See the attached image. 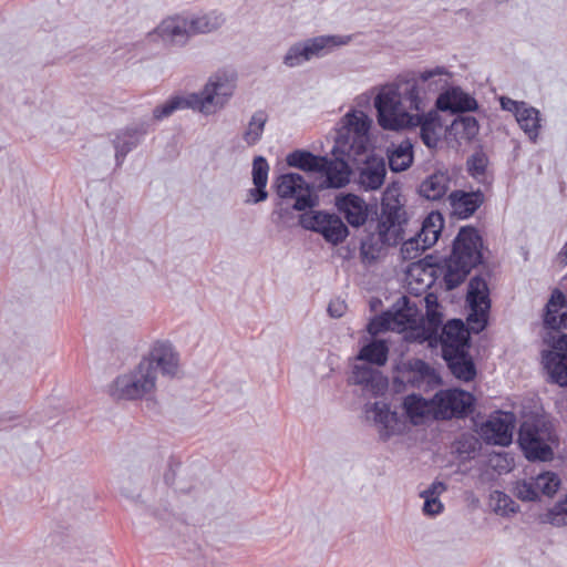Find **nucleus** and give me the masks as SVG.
<instances>
[{
    "label": "nucleus",
    "instance_id": "obj_1",
    "mask_svg": "<svg viewBox=\"0 0 567 567\" xmlns=\"http://www.w3.org/2000/svg\"><path fill=\"white\" fill-rule=\"evenodd\" d=\"M447 74L445 68L436 66L416 74L408 72L399 75L394 82L382 86L374 99L378 123L384 130L398 131L412 123L410 111L424 112L436 93L446 84L436 76Z\"/></svg>",
    "mask_w": 567,
    "mask_h": 567
},
{
    "label": "nucleus",
    "instance_id": "obj_45",
    "mask_svg": "<svg viewBox=\"0 0 567 567\" xmlns=\"http://www.w3.org/2000/svg\"><path fill=\"white\" fill-rule=\"evenodd\" d=\"M547 522L556 526H567V494L563 502L556 504L546 514Z\"/></svg>",
    "mask_w": 567,
    "mask_h": 567
},
{
    "label": "nucleus",
    "instance_id": "obj_41",
    "mask_svg": "<svg viewBox=\"0 0 567 567\" xmlns=\"http://www.w3.org/2000/svg\"><path fill=\"white\" fill-rule=\"evenodd\" d=\"M442 319L441 315L437 312H427L426 316V324L427 328H424V339L429 341L430 346L440 344L439 329L441 327Z\"/></svg>",
    "mask_w": 567,
    "mask_h": 567
},
{
    "label": "nucleus",
    "instance_id": "obj_27",
    "mask_svg": "<svg viewBox=\"0 0 567 567\" xmlns=\"http://www.w3.org/2000/svg\"><path fill=\"white\" fill-rule=\"evenodd\" d=\"M450 181L447 173L437 171L421 183L419 193L429 200H439L449 190Z\"/></svg>",
    "mask_w": 567,
    "mask_h": 567
},
{
    "label": "nucleus",
    "instance_id": "obj_43",
    "mask_svg": "<svg viewBox=\"0 0 567 567\" xmlns=\"http://www.w3.org/2000/svg\"><path fill=\"white\" fill-rule=\"evenodd\" d=\"M394 323V316L391 312H383L374 317L368 324V332L371 336H377L381 332L388 331Z\"/></svg>",
    "mask_w": 567,
    "mask_h": 567
},
{
    "label": "nucleus",
    "instance_id": "obj_28",
    "mask_svg": "<svg viewBox=\"0 0 567 567\" xmlns=\"http://www.w3.org/2000/svg\"><path fill=\"white\" fill-rule=\"evenodd\" d=\"M436 115L432 112L425 114L424 112L421 114H414L412 123H409L408 126H420V137L422 142L429 148H435L437 146L440 136L436 131Z\"/></svg>",
    "mask_w": 567,
    "mask_h": 567
},
{
    "label": "nucleus",
    "instance_id": "obj_21",
    "mask_svg": "<svg viewBox=\"0 0 567 567\" xmlns=\"http://www.w3.org/2000/svg\"><path fill=\"white\" fill-rule=\"evenodd\" d=\"M351 381L375 396L388 389V379L379 370L368 365H355Z\"/></svg>",
    "mask_w": 567,
    "mask_h": 567
},
{
    "label": "nucleus",
    "instance_id": "obj_44",
    "mask_svg": "<svg viewBox=\"0 0 567 567\" xmlns=\"http://www.w3.org/2000/svg\"><path fill=\"white\" fill-rule=\"evenodd\" d=\"M268 173H269V164H268L267 159L261 155L255 156L252 159V171H251L252 183L267 185Z\"/></svg>",
    "mask_w": 567,
    "mask_h": 567
},
{
    "label": "nucleus",
    "instance_id": "obj_52",
    "mask_svg": "<svg viewBox=\"0 0 567 567\" xmlns=\"http://www.w3.org/2000/svg\"><path fill=\"white\" fill-rule=\"evenodd\" d=\"M346 303L340 300L331 301L328 306V312L333 318H340L346 311Z\"/></svg>",
    "mask_w": 567,
    "mask_h": 567
},
{
    "label": "nucleus",
    "instance_id": "obj_49",
    "mask_svg": "<svg viewBox=\"0 0 567 567\" xmlns=\"http://www.w3.org/2000/svg\"><path fill=\"white\" fill-rule=\"evenodd\" d=\"M255 187L248 190V198L245 200L247 204H258L265 202L268 198V192L266 190L267 185L254 184Z\"/></svg>",
    "mask_w": 567,
    "mask_h": 567
},
{
    "label": "nucleus",
    "instance_id": "obj_17",
    "mask_svg": "<svg viewBox=\"0 0 567 567\" xmlns=\"http://www.w3.org/2000/svg\"><path fill=\"white\" fill-rule=\"evenodd\" d=\"M338 212L343 215L352 227L365 224L369 215L368 205L363 198L352 193H342L336 196L334 203Z\"/></svg>",
    "mask_w": 567,
    "mask_h": 567
},
{
    "label": "nucleus",
    "instance_id": "obj_9",
    "mask_svg": "<svg viewBox=\"0 0 567 567\" xmlns=\"http://www.w3.org/2000/svg\"><path fill=\"white\" fill-rule=\"evenodd\" d=\"M349 35H318L292 44L286 52L282 63L288 68H296L313 58H322L336 48L350 42Z\"/></svg>",
    "mask_w": 567,
    "mask_h": 567
},
{
    "label": "nucleus",
    "instance_id": "obj_15",
    "mask_svg": "<svg viewBox=\"0 0 567 567\" xmlns=\"http://www.w3.org/2000/svg\"><path fill=\"white\" fill-rule=\"evenodd\" d=\"M141 361L151 363L150 371L157 379V371L163 375L174 377L178 370V354L168 341H156L150 352Z\"/></svg>",
    "mask_w": 567,
    "mask_h": 567
},
{
    "label": "nucleus",
    "instance_id": "obj_61",
    "mask_svg": "<svg viewBox=\"0 0 567 567\" xmlns=\"http://www.w3.org/2000/svg\"><path fill=\"white\" fill-rule=\"evenodd\" d=\"M489 506H491V508H492V511H493V512H496V505H495V506H493V505L491 504Z\"/></svg>",
    "mask_w": 567,
    "mask_h": 567
},
{
    "label": "nucleus",
    "instance_id": "obj_16",
    "mask_svg": "<svg viewBox=\"0 0 567 567\" xmlns=\"http://www.w3.org/2000/svg\"><path fill=\"white\" fill-rule=\"evenodd\" d=\"M386 176L385 159L378 155H369L359 168L357 183L360 188L369 192L381 188Z\"/></svg>",
    "mask_w": 567,
    "mask_h": 567
},
{
    "label": "nucleus",
    "instance_id": "obj_6",
    "mask_svg": "<svg viewBox=\"0 0 567 567\" xmlns=\"http://www.w3.org/2000/svg\"><path fill=\"white\" fill-rule=\"evenodd\" d=\"M224 22L225 18L217 12L189 18L177 17L164 20L155 32L165 43L184 45L189 37L216 31Z\"/></svg>",
    "mask_w": 567,
    "mask_h": 567
},
{
    "label": "nucleus",
    "instance_id": "obj_50",
    "mask_svg": "<svg viewBox=\"0 0 567 567\" xmlns=\"http://www.w3.org/2000/svg\"><path fill=\"white\" fill-rule=\"evenodd\" d=\"M517 508L518 506L511 497L498 492V512L503 511V514L516 513Z\"/></svg>",
    "mask_w": 567,
    "mask_h": 567
},
{
    "label": "nucleus",
    "instance_id": "obj_8",
    "mask_svg": "<svg viewBox=\"0 0 567 567\" xmlns=\"http://www.w3.org/2000/svg\"><path fill=\"white\" fill-rule=\"evenodd\" d=\"M150 364L140 361L134 370L118 375L110 385V395L115 400H138L153 393L157 379L150 371Z\"/></svg>",
    "mask_w": 567,
    "mask_h": 567
},
{
    "label": "nucleus",
    "instance_id": "obj_59",
    "mask_svg": "<svg viewBox=\"0 0 567 567\" xmlns=\"http://www.w3.org/2000/svg\"><path fill=\"white\" fill-rule=\"evenodd\" d=\"M497 457H498V463L504 458L506 460V455H503L502 453H498L497 454ZM501 467V465L498 464V468Z\"/></svg>",
    "mask_w": 567,
    "mask_h": 567
},
{
    "label": "nucleus",
    "instance_id": "obj_46",
    "mask_svg": "<svg viewBox=\"0 0 567 567\" xmlns=\"http://www.w3.org/2000/svg\"><path fill=\"white\" fill-rule=\"evenodd\" d=\"M496 411L489 414L488 420L482 423L477 433L487 444L496 445Z\"/></svg>",
    "mask_w": 567,
    "mask_h": 567
},
{
    "label": "nucleus",
    "instance_id": "obj_10",
    "mask_svg": "<svg viewBox=\"0 0 567 567\" xmlns=\"http://www.w3.org/2000/svg\"><path fill=\"white\" fill-rule=\"evenodd\" d=\"M475 401L472 393L462 389L441 390L432 398L433 417L439 421L464 419L473 412Z\"/></svg>",
    "mask_w": 567,
    "mask_h": 567
},
{
    "label": "nucleus",
    "instance_id": "obj_13",
    "mask_svg": "<svg viewBox=\"0 0 567 567\" xmlns=\"http://www.w3.org/2000/svg\"><path fill=\"white\" fill-rule=\"evenodd\" d=\"M300 225L308 230L316 231L332 245L341 244L349 235V229L342 219L327 212H312L300 216Z\"/></svg>",
    "mask_w": 567,
    "mask_h": 567
},
{
    "label": "nucleus",
    "instance_id": "obj_35",
    "mask_svg": "<svg viewBox=\"0 0 567 567\" xmlns=\"http://www.w3.org/2000/svg\"><path fill=\"white\" fill-rule=\"evenodd\" d=\"M449 134L455 138L471 141L478 132V124L475 117L470 115H457L450 127Z\"/></svg>",
    "mask_w": 567,
    "mask_h": 567
},
{
    "label": "nucleus",
    "instance_id": "obj_33",
    "mask_svg": "<svg viewBox=\"0 0 567 567\" xmlns=\"http://www.w3.org/2000/svg\"><path fill=\"white\" fill-rule=\"evenodd\" d=\"M389 347L384 340L374 339L363 346L357 357L358 360L382 367L388 361Z\"/></svg>",
    "mask_w": 567,
    "mask_h": 567
},
{
    "label": "nucleus",
    "instance_id": "obj_18",
    "mask_svg": "<svg viewBox=\"0 0 567 567\" xmlns=\"http://www.w3.org/2000/svg\"><path fill=\"white\" fill-rule=\"evenodd\" d=\"M321 159L318 173L324 176L327 187L342 188L350 182L351 167L343 156L337 154L333 158L322 156Z\"/></svg>",
    "mask_w": 567,
    "mask_h": 567
},
{
    "label": "nucleus",
    "instance_id": "obj_7",
    "mask_svg": "<svg viewBox=\"0 0 567 567\" xmlns=\"http://www.w3.org/2000/svg\"><path fill=\"white\" fill-rule=\"evenodd\" d=\"M558 441L551 423L534 420L520 424L517 442L529 461L547 462L553 460V445Z\"/></svg>",
    "mask_w": 567,
    "mask_h": 567
},
{
    "label": "nucleus",
    "instance_id": "obj_56",
    "mask_svg": "<svg viewBox=\"0 0 567 567\" xmlns=\"http://www.w3.org/2000/svg\"><path fill=\"white\" fill-rule=\"evenodd\" d=\"M493 480V473L489 470L483 471L480 475V481L486 483Z\"/></svg>",
    "mask_w": 567,
    "mask_h": 567
},
{
    "label": "nucleus",
    "instance_id": "obj_20",
    "mask_svg": "<svg viewBox=\"0 0 567 567\" xmlns=\"http://www.w3.org/2000/svg\"><path fill=\"white\" fill-rule=\"evenodd\" d=\"M389 167L393 173L408 171L414 162V145L410 138L398 143L392 142L386 147Z\"/></svg>",
    "mask_w": 567,
    "mask_h": 567
},
{
    "label": "nucleus",
    "instance_id": "obj_25",
    "mask_svg": "<svg viewBox=\"0 0 567 567\" xmlns=\"http://www.w3.org/2000/svg\"><path fill=\"white\" fill-rule=\"evenodd\" d=\"M452 213L461 219L471 217L483 204L481 192L455 190L449 196Z\"/></svg>",
    "mask_w": 567,
    "mask_h": 567
},
{
    "label": "nucleus",
    "instance_id": "obj_55",
    "mask_svg": "<svg viewBox=\"0 0 567 567\" xmlns=\"http://www.w3.org/2000/svg\"><path fill=\"white\" fill-rule=\"evenodd\" d=\"M433 256L429 255L426 256L425 258H423L422 260H420L417 264H414V266H423V268H427V267H433L435 266V264L433 262Z\"/></svg>",
    "mask_w": 567,
    "mask_h": 567
},
{
    "label": "nucleus",
    "instance_id": "obj_42",
    "mask_svg": "<svg viewBox=\"0 0 567 567\" xmlns=\"http://www.w3.org/2000/svg\"><path fill=\"white\" fill-rule=\"evenodd\" d=\"M401 255L404 260H413L421 256V254L430 247H423L424 243L417 238L416 235L413 237L402 240Z\"/></svg>",
    "mask_w": 567,
    "mask_h": 567
},
{
    "label": "nucleus",
    "instance_id": "obj_22",
    "mask_svg": "<svg viewBox=\"0 0 567 567\" xmlns=\"http://www.w3.org/2000/svg\"><path fill=\"white\" fill-rule=\"evenodd\" d=\"M146 134L144 125L126 127L118 131L112 140L115 148L116 165L121 166L126 155L141 143L142 136Z\"/></svg>",
    "mask_w": 567,
    "mask_h": 567
},
{
    "label": "nucleus",
    "instance_id": "obj_40",
    "mask_svg": "<svg viewBox=\"0 0 567 567\" xmlns=\"http://www.w3.org/2000/svg\"><path fill=\"white\" fill-rule=\"evenodd\" d=\"M538 495L551 497L560 487V480L557 474L553 472H544L533 477Z\"/></svg>",
    "mask_w": 567,
    "mask_h": 567
},
{
    "label": "nucleus",
    "instance_id": "obj_62",
    "mask_svg": "<svg viewBox=\"0 0 567 567\" xmlns=\"http://www.w3.org/2000/svg\"><path fill=\"white\" fill-rule=\"evenodd\" d=\"M495 493H496V491L491 492V494H489L491 498H493V497H494V494H495Z\"/></svg>",
    "mask_w": 567,
    "mask_h": 567
},
{
    "label": "nucleus",
    "instance_id": "obj_23",
    "mask_svg": "<svg viewBox=\"0 0 567 567\" xmlns=\"http://www.w3.org/2000/svg\"><path fill=\"white\" fill-rule=\"evenodd\" d=\"M369 144V135H337L332 155L340 154L348 162H357L358 157L365 154Z\"/></svg>",
    "mask_w": 567,
    "mask_h": 567
},
{
    "label": "nucleus",
    "instance_id": "obj_24",
    "mask_svg": "<svg viewBox=\"0 0 567 567\" xmlns=\"http://www.w3.org/2000/svg\"><path fill=\"white\" fill-rule=\"evenodd\" d=\"M408 372L404 375L405 381L413 386L421 389L434 388L441 383L440 377L429 363L421 359H413L408 362Z\"/></svg>",
    "mask_w": 567,
    "mask_h": 567
},
{
    "label": "nucleus",
    "instance_id": "obj_48",
    "mask_svg": "<svg viewBox=\"0 0 567 567\" xmlns=\"http://www.w3.org/2000/svg\"><path fill=\"white\" fill-rule=\"evenodd\" d=\"M487 159L483 153L473 154L466 162L468 173L478 178L484 175Z\"/></svg>",
    "mask_w": 567,
    "mask_h": 567
},
{
    "label": "nucleus",
    "instance_id": "obj_54",
    "mask_svg": "<svg viewBox=\"0 0 567 567\" xmlns=\"http://www.w3.org/2000/svg\"><path fill=\"white\" fill-rule=\"evenodd\" d=\"M551 352L567 353V334L560 336L554 343Z\"/></svg>",
    "mask_w": 567,
    "mask_h": 567
},
{
    "label": "nucleus",
    "instance_id": "obj_31",
    "mask_svg": "<svg viewBox=\"0 0 567 567\" xmlns=\"http://www.w3.org/2000/svg\"><path fill=\"white\" fill-rule=\"evenodd\" d=\"M403 409L413 424H419L425 416L433 415V403L421 395L410 394L403 401Z\"/></svg>",
    "mask_w": 567,
    "mask_h": 567
},
{
    "label": "nucleus",
    "instance_id": "obj_2",
    "mask_svg": "<svg viewBox=\"0 0 567 567\" xmlns=\"http://www.w3.org/2000/svg\"><path fill=\"white\" fill-rule=\"evenodd\" d=\"M237 76L235 72L218 70L212 74L198 93L186 96H172L153 110V118L162 121L169 117L177 110L192 109L202 114L210 115L221 110L233 96L236 89Z\"/></svg>",
    "mask_w": 567,
    "mask_h": 567
},
{
    "label": "nucleus",
    "instance_id": "obj_58",
    "mask_svg": "<svg viewBox=\"0 0 567 567\" xmlns=\"http://www.w3.org/2000/svg\"><path fill=\"white\" fill-rule=\"evenodd\" d=\"M288 210H289V208L280 207L277 213L279 214L280 217H284V214L288 213Z\"/></svg>",
    "mask_w": 567,
    "mask_h": 567
},
{
    "label": "nucleus",
    "instance_id": "obj_12",
    "mask_svg": "<svg viewBox=\"0 0 567 567\" xmlns=\"http://www.w3.org/2000/svg\"><path fill=\"white\" fill-rule=\"evenodd\" d=\"M276 193L281 199H295L292 209L302 212L312 208L317 200L312 197V186L298 173H285L275 182Z\"/></svg>",
    "mask_w": 567,
    "mask_h": 567
},
{
    "label": "nucleus",
    "instance_id": "obj_5",
    "mask_svg": "<svg viewBox=\"0 0 567 567\" xmlns=\"http://www.w3.org/2000/svg\"><path fill=\"white\" fill-rule=\"evenodd\" d=\"M440 346L442 358L451 374L463 382L473 381L476 377V365L470 354L468 330L461 319L449 320L442 328Z\"/></svg>",
    "mask_w": 567,
    "mask_h": 567
},
{
    "label": "nucleus",
    "instance_id": "obj_3",
    "mask_svg": "<svg viewBox=\"0 0 567 567\" xmlns=\"http://www.w3.org/2000/svg\"><path fill=\"white\" fill-rule=\"evenodd\" d=\"M406 212L398 198L381 203V216L373 231L365 229L360 243V257L363 264L378 260L386 247L396 246L403 240V225Z\"/></svg>",
    "mask_w": 567,
    "mask_h": 567
},
{
    "label": "nucleus",
    "instance_id": "obj_57",
    "mask_svg": "<svg viewBox=\"0 0 567 567\" xmlns=\"http://www.w3.org/2000/svg\"><path fill=\"white\" fill-rule=\"evenodd\" d=\"M174 472L172 470H169L167 473H165L164 475V481L167 485H171L173 483V480H174Z\"/></svg>",
    "mask_w": 567,
    "mask_h": 567
},
{
    "label": "nucleus",
    "instance_id": "obj_60",
    "mask_svg": "<svg viewBox=\"0 0 567 567\" xmlns=\"http://www.w3.org/2000/svg\"><path fill=\"white\" fill-rule=\"evenodd\" d=\"M208 567H225L223 564H210Z\"/></svg>",
    "mask_w": 567,
    "mask_h": 567
},
{
    "label": "nucleus",
    "instance_id": "obj_11",
    "mask_svg": "<svg viewBox=\"0 0 567 567\" xmlns=\"http://www.w3.org/2000/svg\"><path fill=\"white\" fill-rule=\"evenodd\" d=\"M466 302L470 307L466 329L468 332L480 333L487 324V312L491 307L487 284L482 277L474 276L470 280Z\"/></svg>",
    "mask_w": 567,
    "mask_h": 567
},
{
    "label": "nucleus",
    "instance_id": "obj_32",
    "mask_svg": "<svg viewBox=\"0 0 567 567\" xmlns=\"http://www.w3.org/2000/svg\"><path fill=\"white\" fill-rule=\"evenodd\" d=\"M371 120L362 111H351L342 118V126L337 135H369Z\"/></svg>",
    "mask_w": 567,
    "mask_h": 567
},
{
    "label": "nucleus",
    "instance_id": "obj_53",
    "mask_svg": "<svg viewBox=\"0 0 567 567\" xmlns=\"http://www.w3.org/2000/svg\"><path fill=\"white\" fill-rule=\"evenodd\" d=\"M153 515L156 518H158L159 520H163V522H166V523H171V522L176 519V516L173 513V511L168 509L167 507H164L162 511H159L158 508L154 509L153 511Z\"/></svg>",
    "mask_w": 567,
    "mask_h": 567
},
{
    "label": "nucleus",
    "instance_id": "obj_37",
    "mask_svg": "<svg viewBox=\"0 0 567 567\" xmlns=\"http://www.w3.org/2000/svg\"><path fill=\"white\" fill-rule=\"evenodd\" d=\"M446 489L442 482H433L430 487L421 492V497L424 498L423 513L427 516H434L443 511V504L439 499V495Z\"/></svg>",
    "mask_w": 567,
    "mask_h": 567
},
{
    "label": "nucleus",
    "instance_id": "obj_29",
    "mask_svg": "<svg viewBox=\"0 0 567 567\" xmlns=\"http://www.w3.org/2000/svg\"><path fill=\"white\" fill-rule=\"evenodd\" d=\"M443 227V215L440 212H431L424 218L421 229L415 235L424 243L423 247H432L436 244Z\"/></svg>",
    "mask_w": 567,
    "mask_h": 567
},
{
    "label": "nucleus",
    "instance_id": "obj_19",
    "mask_svg": "<svg viewBox=\"0 0 567 567\" xmlns=\"http://www.w3.org/2000/svg\"><path fill=\"white\" fill-rule=\"evenodd\" d=\"M435 105L440 111H450L452 113H463L474 111L477 102L471 95L464 93L458 87L445 91L436 99Z\"/></svg>",
    "mask_w": 567,
    "mask_h": 567
},
{
    "label": "nucleus",
    "instance_id": "obj_38",
    "mask_svg": "<svg viewBox=\"0 0 567 567\" xmlns=\"http://www.w3.org/2000/svg\"><path fill=\"white\" fill-rule=\"evenodd\" d=\"M268 121V115L265 111L259 110L255 112L248 123V127L245 131L243 138L248 145H255L262 136L265 125Z\"/></svg>",
    "mask_w": 567,
    "mask_h": 567
},
{
    "label": "nucleus",
    "instance_id": "obj_34",
    "mask_svg": "<svg viewBox=\"0 0 567 567\" xmlns=\"http://www.w3.org/2000/svg\"><path fill=\"white\" fill-rule=\"evenodd\" d=\"M322 156L315 155L309 151L296 150L287 155L288 166L299 168L309 173H318Z\"/></svg>",
    "mask_w": 567,
    "mask_h": 567
},
{
    "label": "nucleus",
    "instance_id": "obj_39",
    "mask_svg": "<svg viewBox=\"0 0 567 567\" xmlns=\"http://www.w3.org/2000/svg\"><path fill=\"white\" fill-rule=\"evenodd\" d=\"M516 417L511 412L498 410V446H507L512 443Z\"/></svg>",
    "mask_w": 567,
    "mask_h": 567
},
{
    "label": "nucleus",
    "instance_id": "obj_30",
    "mask_svg": "<svg viewBox=\"0 0 567 567\" xmlns=\"http://www.w3.org/2000/svg\"><path fill=\"white\" fill-rule=\"evenodd\" d=\"M543 360L550 380L560 386H567V353L547 352Z\"/></svg>",
    "mask_w": 567,
    "mask_h": 567
},
{
    "label": "nucleus",
    "instance_id": "obj_36",
    "mask_svg": "<svg viewBox=\"0 0 567 567\" xmlns=\"http://www.w3.org/2000/svg\"><path fill=\"white\" fill-rule=\"evenodd\" d=\"M365 413L368 419L372 417L377 424L382 426V431H385L384 436L388 437L390 435L388 430L396 421V413L390 410L389 404L377 401L371 405H367Z\"/></svg>",
    "mask_w": 567,
    "mask_h": 567
},
{
    "label": "nucleus",
    "instance_id": "obj_51",
    "mask_svg": "<svg viewBox=\"0 0 567 567\" xmlns=\"http://www.w3.org/2000/svg\"><path fill=\"white\" fill-rule=\"evenodd\" d=\"M138 488L131 487V476L123 477L121 481V492L124 496L130 498L140 497V494L137 493Z\"/></svg>",
    "mask_w": 567,
    "mask_h": 567
},
{
    "label": "nucleus",
    "instance_id": "obj_14",
    "mask_svg": "<svg viewBox=\"0 0 567 567\" xmlns=\"http://www.w3.org/2000/svg\"><path fill=\"white\" fill-rule=\"evenodd\" d=\"M501 107L511 112L518 123L519 127L532 142H536L540 131V113L537 109L529 106L525 102L514 101L509 97H498Z\"/></svg>",
    "mask_w": 567,
    "mask_h": 567
},
{
    "label": "nucleus",
    "instance_id": "obj_47",
    "mask_svg": "<svg viewBox=\"0 0 567 567\" xmlns=\"http://www.w3.org/2000/svg\"><path fill=\"white\" fill-rule=\"evenodd\" d=\"M514 492L523 501H535L539 497L533 477L529 481L517 482Z\"/></svg>",
    "mask_w": 567,
    "mask_h": 567
},
{
    "label": "nucleus",
    "instance_id": "obj_26",
    "mask_svg": "<svg viewBox=\"0 0 567 567\" xmlns=\"http://www.w3.org/2000/svg\"><path fill=\"white\" fill-rule=\"evenodd\" d=\"M544 324L553 330L567 327V301L564 293L558 289L553 291L546 305Z\"/></svg>",
    "mask_w": 567,
    "mask_h": 567
},
{
    "label": "nucleus",
    "instance_id": "obj_4",
    "mask_svg": "<svg viewBox=\"0 0 567 567\" xmlns=\"http://www.w3.org/2000/svg\"><path fill=\"white\" fill-rule=\"evenodd\" d=\"M481 246L482 239L475 228L466 226L460 229L451 255L443 261V282L446 290L457 288L472 269L482 262Z\"/></svg>",
    "mask_w": 567,
    "mask_h": 567
}]
</instances>
